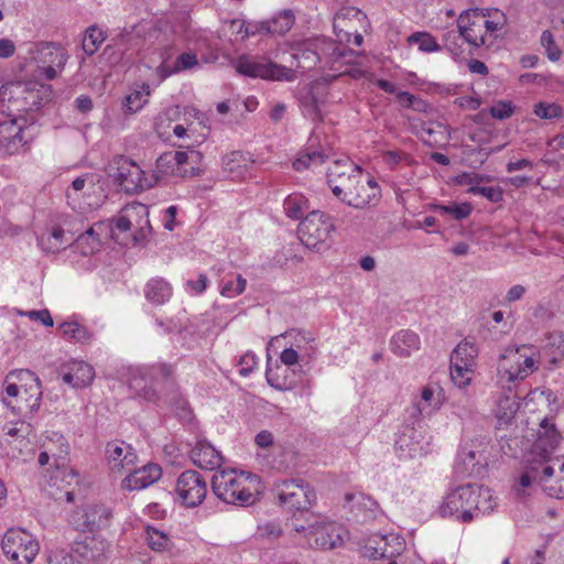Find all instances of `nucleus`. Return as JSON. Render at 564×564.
Returning <instances> with one entry per match:
<instances>
[{
    "mask_svg": "<svg viewBox=\"0 0 564 564\" xmlns=\"http://www.w3.org/2000/svg\"><path fill=\"white\" fill-rule=\"evenodd\" d=\"M529 347L508 346L501 354L498 368V384L511 392L517 384L536 369V360L528 356Z\"/></svg>",
    "mask_w": 564,
    "mask_h": 564,
    "instance_id": "f257e3e1",
    "label": "nucleus"
},
{
    "mask_svg": "<svg viewBox=\"0 0 564 564\" xmlns=\"http://www.w3.org/2000/svg\"><path fill=\"white\" fill-rule=\"evenodd\" d=\"M173 372V367L167 364L141 367L132 375L129 387L139 398L149 402H158L161 390L174 387L171 379Z\"/></svg>",
    "mask_w": 564,
    "mask_h": 564,
    "instance_id": "f03ea898",
    "label": "nucleus"
},
{
    "mask_svg": "<svg viewBox=\"0 0 564 564\" xmlns=\"http://www.w3.org/2000/svg\"><path fill=\"white\" fill-rule=\"evenodd\" d=\"M248 477L237 475L235 469H223L212 478L213 492L224 502L236 506H250L256 498L247 487Z\"/></svg>",
    "mask_w": 564,
    "mask_h": 564,
    "instance_id": "7ed1b4c3",
    "label": "nucleus"
},
{
    "mask_svg": "<svg viewBox=\"0 0 564 564\" xmlns=\"http://www.w3.org/2000/svg\"><path fill=\"white\" fill-rule=\"evenodd\" d=\"M334 231L332 218L321 210L310 212L297 227L301 242L306 248L317 251L329 247Z\"/></svg>",
    "mask_w": 564,
    "mask_h": 564,
    "instance_id": "20e7f679",
    "label": "nucleus"
},
{
    "mask_svg": "<svg viewBox=\"0 0 564 564\" xmlns=\"http://www.w3.org/2000/svg\"><path fill=\"white\" fill-rule=\"evenodd\" d=\"M29 54L37 72L47 80L57 78L68 59L66 50L55 42H37L29 50Z\"/></svg>",
    "mask_w": 564,
    "mask_h": 564,
    "instance_id": "39448f33",
    "label": "nucleus"
},
{
    "mask_svg": "<svg viewBox=\"0 0 564 564\" xmlns=\"http://www.w3.org/2000/svg\"><path fill=\"white\" fill-rule=\"evenodd\" d=\"M294 530L303 533L310 547L333 550L343 545L346 530L335 522L315 520L304 525L294 523Z\"/></svg>",
    "mask_w": 564,
    "mask_h": 564,
    "instance_id": "423d86ee",
    "label": "nucleus"
},
{
    "mask_svg": "<svg viewBox=\"0 0 564 564\" xmlns=\"http://www.w3.org/2000/svg\"><path fill=\"white\" fill-rule=\"evenodd\" d=\"M475 486L467 484L452 490L444 498L438 508L443 518L453 517L462 522H470L475 517V507H477V497Z\"/></svg>",
    "mask_w": 564,
    "mask_h": 564,
    "instance_id": "0eeeda50",
    "label": "nucleus"
},
{
    "mask_svg": "<svg viewBox=\"0 0 564 564\" xmlns=\"http://www.w3.org/2000/svg\"><path fill=\"white\" fill-rule=\"evenodd\" d=\"M202 159L198 151H170L161 154L156 160V178L165 176L192 177L199 174V169L192 165L186 169V164H197Z\"/></svg>",
    "mask_w": 564,
    "mask_h": 564,
    "instance_id": "6e6552de",
    "label": "nucleus"
},
{
    "mask_svg": "<svg viewBox=\"0 0 564 564\" xmlns=\"http://www.w3.org/2000/svg\"><path fill=\"white\" fill-rule=\"evenodd\" d=\"M280 503L290 510L307 511L316 500L313 487L302 478L286 479L276 485Z\"/></svg>",
    "mask_w": 564,
    "mask_h": 564,
    "instance_id": "1a4fd4ad",
    "label": "nucleus"
},
{
    "mask_svg": "<svg viewBox=\"0 0 564 564\" xmlns=\"http://www.w3.org/2000/svg\"><path fill=\"white\" fill-rule=\"evenodd\" d=\"M2 550L10 560L19 564H30L37 555L40 546L26 531L10 529L2 539Z\"/></svg>",
    "mask_w": 564,
    "mask_h": 564,
    "instance_id": "9d476101",
    "label": "nucleus"
},
{
    "mask_svg": "<svg viewBox=\"0 0 564 564\" xmlns=\"http://www.w3.org/2000/svg\"><path fill=\"white\" fill-rule=\"evenodd\" d=\"M112 516L110 506L101 502L88 503L72 513L70 523L78 531L94 532L108 528Z\"/></svg>",
    "mask_w": 564,
    "mask_h": 564,
    "instance_id": "9b49d317",
    "label": "nucleus"
},
{
    "mask_svg": "<svg viewBox=\"0 0 564 564\" xmlns=\"http://www.w3.org/2000/svg\"><path fill=\"white\" fill-rule=\"evenodd\" d=\"M236 70L243 76L261 79H290L291 69L249 55H241L235 64Z\"/></svg>",
    "mask_w": 564,
    "mask_h": 564,
    "instance_id": "f8f14e48",
    "label": "nucleus"
},
{
    "mask_svg": "<svg viewBox=\"0 0 564 564\" xmlns=\"http://www.w3.org/2000/svg\"><path fill=\"white\" fill-rule=\"evenodd\" d=\"M561 434L555 424L549 419H543L535 432V438L531 446L529 457L542 463L555 458L552 456L561 442Z\"/></svg>",
    "mask_w": 564,
    "mask_h": 564,
    "instance_id": "ddd939ff",
    "label": "nucleus"
},
{
    "mask_svg": "<svg viewBox=\"0 0 564 564\" xmlns=\"http://www.w3.org/2000/svg\"><path fill=\"white\" fill-rule=\"evenodd\" d=\"M175 491L184 506L195 508L204 501L207 485L198 471L185 470L176 480Z\"/></svg>",
    "mask_w": 564,
    "mask_h": 564,
    "instance_id": "4468645a",
    "label": "nucleus"
},
{
    "mask_svg": "<svg viewBox=\"0 0 564 564\" xmlns=\"http://www.w3.org/2000/svg\"><path fill=\"white\" fill-rule=\"evenodd\" d=\"M405 547L404 540L398 534H372L362 549L364 556L378 558H392L400 555Z\"/></svg>",
    "mask_w": 564,
    "mask_h": 564,
    "instance_id": "2eb2a0df",
    "label": "nucleus"
},
{
    "mask_svg": "<svg viewBox=\"0 0 564 564\" xmlns=\"http://www.w3.org/2000/svg\"><path fill=\"white\" fill-rule=\"evenodd\" d=\"M366 19V14L355 7L340 8L333 21L337 42H349L352 33H356L357 26H361Z\"/></svg>",
    "mask_w": 564,
    "mask_h": 564,
    "instance_id": "dca6fc26",
    "label": "nucleus"
},
{
    "mask_svg": "<svg viewBox=\"0 0 564 564\" xmlns=\"http://www.w3.org/2000/svg\"><path fill=\"white\" fill-rule=\"evenodd\" d=\"M117 171L111 175L117 180L121 188L127 193H137L144 188V172L133 162L118 158Z\"/></svg>",
    "mask_w": 564,
    "mask_h": 564,
    "instance_id": "f3484780",
    "label": "nucleus"
},
{
    "mask_svg": "<svg viewBox=\"0 0 564 564\" xmlns=\"http://www.w3.org/2000/svg\"><path fill=\"white\" fill-rule=\"evenodd\" d=\"M542 473L546 495L557 499L564 498V457L556 456L544 462Z\"/></svg>",
    "mask_w": 564,
    "mask_h": 564,
    "instance_id": "a211bd4d",
    "label": "nucleus"
},
{
    "mask_svg": "<svg viewBox=\"0 0 564 564\" xmlns=\"http://www.w3.org/2000/svg\"><path fill=\"white\" fill-rule=\"evenodd\" d=\"M395 451L401 458H415L422 456L424 437L422 432L412 425H405L395 440Z\"/></svg>",
    "mask_w": 564,
    "mask_h": 564,
    "instance_id": "6ab92c4d",
    "label": "nucleus"
},
{
    "mask_svg": "<svg viewBox=\"0 0 564 564\" xmlns=\"http://www.w3.org/2000/svg\"><path fill=\"white\" fill-rule=\"evenodd\" d=\"M326 95L325 87L319 84L304 88L300 96L303 115L312 120H322V107L326 101Z\"/></svg>",
    "mask_w": 564,
    "mask_h": 564,
    "instance_id": "aec40b11",
    "label": "nucleus"
},
{
    "mask_svg": "<svg viewBox=\"0 0 564 564\" xmlns=\"http://www.w3.org/2000/svg\"><path fill=\"white\" fill-rule=\"evenodd\" d=\"M162 476V469L158 464H147L130 473L121 482L127 490H142L156 482Z\"/></svg>",
    "mask_w": 564,
    "mask_h": 564,
    "instance_id": "412c9836",
    "label": "nucleus"
},
{
    "mask_svg": "<svg viewBox=\"0 0 564 564\" xmlns=\"http://www.w3.org/2000/svg\"><path fill=\"white\" fill-rule=\"evenodd\" d=\"M189 457L194 465L202 469L215 470L223 464L220 453L207 441H197L191 449Z\"/></svg>",
    "mask_w": 564,
    "mask_h": 564,
    "instance_id": "4be33fe9",
    "label": "nucleus"
},
{
    "mask_svg": "<svg viewBox=\"0 0 564 564\" xmlns=\"http://www.w3.org/2000/svg\"><path fill=\"white\" fill-rule=\"evenodd\" d=\"M106 457L112 471L121 469L134 464L137 458L132 447L124 442L112 441L106 446Z\"/></svg>",
    "mask_w": 564,
    "mask_h": 564,
    "instance_id": "5701e85b",
    "label": "nucleus"
},
{
    "mask_svg": "<svg viewBox=\"0 0 564 564\" xmlns=\"http://www.w3.org/2000/svg\"><path fill=\"white\" fill-rule=\"evenodd\" d=\"M65 368L67 371L63 373V381L73 388L87 387L94 380V368L85 361L75 360L66 365Z\"/></svg>",
    "mask_w": 564,
    "mask_h": 564,
    "instance_id": "b1692460",
    "label": "nucleus"
},
{
    "mask_svg": "<svg viewBox=\"0 0 564 564\" xmlns=\"http://www.w3.org/2000/svg\"><path fill=\"white\" fill-rule=\"evenodd\" d=\"M314 50H317L323 66L332 67L334 63L345 57L346 54H351L350 50L346 51L340 48L334 41L327 37L313 39Z\"/></svg>",
    "mask_w": 564,
    "mask_h": 564,
    "instance_id": "393cba45",
    "label": "nucleus"
},
{
    "mask_svg": "<svg viewBox=\"0 0 564 564\" xmlns=\"http://www.w3.org/2000/svg\"><path fill=\"white\" fill-rule=\"evenodd\" d=\"M390 348L397 356L406 358L412 351L420 349V338L416 333L402 329L391 338Z\"/></svg>",
    "mask_w": 564,
    "mask_h": 564,
    "instance_id": "a878e982",
    "label": "nucleus"
},
{
    "mask_svg": "<svg viewBox=\"0 0 564 564\" xmlns=\"http://www.w3.org/2000/svg\"><path fill=\"white\" fill-rule=\"evenodd\" d=\"M144 296L153 305H163L173 294L171 284L163 278H152L144 285Z\"/></svg>",
    "mask_w": 564,
    "mask_h": 564,
    "instance_id": "bb28decb",
    "label": "nucleus"
},
{
    "mask_svg": "<svg viewBox=\"0 0 564 564\" xmlns=\"http://www.w3.org/2000/svg\"><path fill=\"white\" fill-rule=\"evenodd\" d=\"M196 54L192 52L182 53L174 64L171 66L166 61H163L156 68L155 74L159 77L158 84L162 83L164 79L170 77L175 73H180L182 70L191 69L197 65Z\"/></svg>",
    "mask_w": 564,
    "mask_h": 564,
    "instance_id": "cd10ccee",
    "label": "nucleus"
},
{
    "mask_svg": "<svg viewBox=\"0 0 564 564\" xmlns=\"http://www.w3.org/2000/svg\"><path fill=\"white\" fill-rule=\"evenodd\" d=\"M508 394L501 397L498 401V404H497V411H496V416L498 419V422L500 424H505V425H508L511 423V421L513 420L516 413L518 412L519 410V394L517 391H513V389H511V392L508 391Z\"/></svg>",
    "mask_w": 564,
    "mask_h": 564,
    "instance_id": "c85d7f7f",
    "label": "nucleus"
},
{
    "mask_svg": "<svg viewBox=\"0 0 564 564\" xmlns=\"http://www.w3.org/2000/svg\"><path fill=\"white\" fill-rule=\"evenodd\" d=\"M250 154L242 153L240 151H234L223 159V167L226 172L231 174L234 177H245L248 172V167L252 165Z\"/></svg>",
    "mask_w": 564,
    "mask_h": 564,
    "instance_id": "c756f323",
    "label": "nucleus"
},
{
    "mask_svg": "<svg viewBox=\"0 0 564 564\" xmlns=\"http://www.w3.org/2000/svg\"><path fill=\"white\" fill-rule=\"evenodd\" d=\"M346 502H354L351 510L356 512V517H361L362 520L372 519L378 511V503L370 497L364 494H346Z\"/></svg>",
    "mask_w": 564,
    "mask_h": 564,
    "instance_id": "7c9ffc66",
    "label": "nucleus"
},
{
    "mask_svg": "<svg viewBox=\"0 0 564 564\" xmlns=\"http://www.w3.org/2000/svg\"><path fill=\"white\" fill-rule=\"evenodd\" d=\"M295 17L292 10H283L270 20L261 22V29L267 34L283 35L289 32L294 24Z\"/></svg>",
    "mask_w": 564,
    "mask_h": 564,
    "instance_id": "2f4dec72",
    "label": "nucleus"
},
{
    "mask_svg": "<svg viewBox=\"0 0 564 564\" xmlns=\"http://www.w3.org/2000/svg\"><path fill=\"white\" fill-rule=\"evenodd\" d=\"M477 455L480 456V453L475 451L462 449L458 454V460L455 466V470L459 476H479L482 473L484 466L480 465L479 459H477Z\"/></svg>",
    "mask_w": 564,
    "mask_h": 564,
    "instance_id": "473e14b6",
    "label": "nucleus"
},
{
    "mask_svg": "<svg viewBox=\"0 0 564 564\" xmlns=\"http://www.w3.org/2000/svg\"><path fill=\"white\" fill-rule=\"evenodd\" d=\"M476 180L477 176H470L467 174L462 176L460 183L470 185V187L467 189V193L473 195H480L492 203L502 200L503 192L499 186H479L476 184Z\"/></svg>",
    "mask_w": 564,
    "mask_h": 564,
    "instance_id": "72a5a7b5",
    "label": "nucleus"
},
{
    "mask_svg": "<svg viewBox=\"0 0 564 564\" xmlns=\"http://www.w3.org/2000/svg\"><path fill=\"white\" fill-rule=\"evenodd\" d=\"M288 336L293 338L291 346L301 351L302 359H311L313 357L316 349V344L315 338L311 333L292 329L288 333Z\"/></svg>",
    "mask_w": 564,
    "mask_h": 564,
    "instance_id": "f704fd0d",
    "label": "nucleus"
},
{
    "mask_svg": "<svg viewBox=\"0 0 564 564\" xmlns=\"http://www.w3.org/2000/svg\"><path fill=\"white\" fill-rule=\"evenodd\" d=\"M359 199L364 200L360 205H350L354 208H365L370 206L373 202H377L380 197V187L375 178L369 177L367 181L362 178L359 189Z\"/></svg>",
    "mask_w": 564,
    "mask_h": 564,
    "instance_id": "c9c22d12",
    "label": "nucleus"
},
{
    "mask_svg": "<svg viewBox=\"0 0 564 564\" xmlns=\"http://www.w3.org/2000/svg\"><path fill=\"white\" fill-rule=\"evenodd\" d=\"M308 199L302 194H291L283 202V208L289 218L300 219L308 209Z\"/></svg>",
    "mask_w": 564,
    "mask_h": 564,
    "instance_id": "e433bc0d",
    "label": "nucleus"
},
{
    "mask_svg": "<svg viewBox=\"0 0 564 564\" xmlns=\"http://www.w3.org/2000/svg\"><path fill=\"white\" fill-rule=\"evenodd\" d=\"M25 377V380H31L29 388H24L23 393L26 395L25 402L31 411L39 409L40 401L42 398L41 381L35 375L29 370L21 372Z\"/></svg>",
    "mask_w": 564,
    "mask_h": 564,
    "instance_id": "4c0bfd02",
    "label": "nucleus"
},
{
    "mask_svg": "<svg viewBox=\"0 0 564 564\" xmlns=\"http://www.w3.org/2000/svg\"><path fill=\"white\" fill-rule=\"evenodd\" d=\"M65 338L79 344H87L91 338L90 332L77 322L66 321L59 325Z\"/></svg>",
    "mask_w": 564,
    "mask_h": 564,
    "instance_id": "58836bf2",
    "label": "nucleus"
},
{
    "mask_svg": "<svg viewBox=\"0 0 564 564\" xmlns=\"http://www.w3.org/2000/svg\"><path fill=\"white\" fill-rule=\"evenodd\" d=\"M17 141H22V127L12 119L0 122V145H14Z\"/></svg>",
    "mask_w": 564,
    "mask_h": 564,
    "instance_id": "ea45409f",
    "label": "nucleus"
},
{
    "mask_svg": "<svg viewBox=\"0 0 564 564\" xmlns=\"http://www.w3.org/2000/svg\"><path fill=\"white\" fill-rule=\"evenodd\" d=\"M442 401L440 395L431 387L422 389L421 399L415 403V408L421 415H430L433 411L440 409Z\"/></svg>",
    "mask_w": 564,
    "mask_h": 564,
    "instance_id": "a19ab883",
    "label": "nucleus"
},
{
    "mask_svg": "<svg viewBox=\"0 0 564 564\" xmlns=\"http://www.w3.org/2000/svg\"><path fill=\"white\" fill-rule=\"evenodd\" d=\"M543 465H544V462L540 463V462L529 457L525 471L520 477V485L523 488H527L532 482H539L544 487V474L542 473Z\"/></svg>",
    "mask_w": 564,
    "mask_h": 564,
    "instance_id": "79ce46f5",
    "label": "nucleus"
},
{
    "mask_svg": "<svg viewBox=\"0 0 564 564\" xmlns=\"http://www.w3.org/2000/svg\"><path fill=\"white\" fill-rule=\"evenodd\" d=\"M478 355V349L474 343L468 340L460 341L453 350L451 360L457 361L458 364L465 362L470 364V367L475 364V358Z\"/></svg>",
    "mask_w": 564,
    "mask_h": 564,
    "instance_id": "37998d69",
    "label": "nucleus"
},
{
    "mask_svg": "<svg viewBox=\"0 0 564 564\" xmlns=\"http://www.w3.org/2000/svg\"><path fill=\"white\" fill-rule=\"evenodd\" d=\"M105 39L106 36L101 29L95 25L89 26L84 34L82 47L87 55H93Z\"/></svg>",
    "mask_w": 564,
    "mask_h": 564,
    "instance_id": "c03bdc74",
    "label": "nucleus"
},
{
    "mask_svg": "<svg viewBox=\"0 0 564 564\" xmlns=\"http://www.w3.org/2000/svg\"><path fill=\"white\" fill-rule=\"evenodd\" d=\"M150 95V86L148 84L142 85V90H135L128 95L124 99L123 108L126 112L134 113L140 110L147 102V96Z\"/></svg>",
    "mask_w": 564,
    "mask_h": 564,
    "instance_id": "a18cd8bd",
    "label": "nucleus"
},
{
    "mask_svg": "<svg viewBox=\"0 0 564 564\" xmlns=\"http://www.w3.org/2000/svg\"><path fill=\"white\" fill-rule=\"evenodd\" d=\"M433 209L441 215H451L454 219L462 220L470 215L473 206L469 203H453L452 205H435Z\"/></svg>",
    "mask_w": 564,
    "mask_h": 564,
    "instance_id": "49530a36",
    "label": "nucleus"
},
{
    "mask_svg": "<svg viewBox=\"0 0 564 564\" xmlns=\"http://www.w3.org/2000/svg\"><path fill=\"white\" fill-rule=\"evenodd\" d=\"M97 541L93 536H83L73 543L72 550L85 560H95L99 552L95 550Z\"/></svg>",
    "mask_w": 564,
    "mask_h": 564,
    "instance_id": "de8ad7c7",
    "label": "nucleus"
},
{
    "mask_svg": "<svg viewBox=\"0 0 564 564\" xmlns=\"http://www.w3.org/2000/svg\"><path fill=\"white\" fill-rule=\"evenodd\" d=\"M473 372V367L470 364H458L457 361L451 360V379L455 386L458 388L466 387L469 384L471 378L470 375Z\"/></svg>",
    "mask_w": 564,
    "mask_h": 564,
    "instance_id": "09e8293b",
    "label": "nucleus"
},
{
    "mask_svg": "<svg viewBox=\"0 0 564 564\" xmlns=\"http://www.w3.org/2000/svg\"><path fill=\"white\" fill-rule=\"evenodd\" d=\"M99 247V239L96 237L94 228L87 229L84 234L79 235L76 239V248L83 256L94 253Z\"/></svg>",
    "mask_w": 564,
    "mask_h": 564,
    "instance_id": "8fccbe9b",
    "label": "nucleus"
},
{
    "mask_svg": "<svg viewBox=\"0 0 564 564\" xmlns=\"http://www.w3.org/2000/svg\"><path fill=\"white\" fill-rule=\"evenodd\" d=\"M347 171L346 175L343 177L337 178L336 183L328 184L333 194L338 198L340 197L341 193L345 191L344 185H347L348 183H351L354 181L355 176H360V169L359 166L355 165L350 161H346V167Z\"/></svg>",
    "mask_w": 564,
    "mask_h": 564,
    "instance_id": "3c124183",
    "label": "nucleus"
},
{
    "mask_svg": "<svg viewBox=\"0 0 564 564\" xmlns=\"http://www.w3.org/2000/svg\"><path fill=\"white\" fill-rule=\"evenodd\" d=\"M315 45H313V39L306 41L303 44V48L299 53L300 66L302 68H312L317 64L322 65L319 55L317 54V50H314Z\"/></svg>",
    "mask_w": 564,
    "mask_h": 564,
    "instance_id": "603ef678",
    "label": "nucleus"
},
{
    "mask_svg": "<svg viewBox=\"0 0 564 564\" xmlns=\"http://www.w3.org/2000/svg\"><path fill=\"white\" fill-rule=\"evenodd\" d=\"M410 42L416 43L419 50L426 53L441 51V45L436 42L435 37L430 33L416 32L409 37Z\"/></svg>",
    "mask_w": 564,
    "mask_h": 564,
    "instance_id": "864d4df0",
    "label": "nucleus"
},
{
    "mask_svg": "<svg viewBox=\"0 0 564 564\" xmlns=\"http://www.w3.org/2000/svg\"><path fill=\"white\" fill-rule=\"evenodd\" d=\"M246 285V279L238 274L235 280L232 278L229 280H223L220 285V293L223 296L231 299L240 295L245 291Z\"/></svg>",
    "mask_w": 564,
    "mask_h": 564,
    "instance_id": "5fc2aeb1",
    "label": "nucleus"
},
{
    "mask_svg": "<svg viewBox=\"0 0 564 564\" xmlns=\"http://www.w3.org/2000/svg\"><path fill=\"white\" fill-rule=\"evenodd\" d=\"M362 181V174L360 173V176H355L354 181L351 183H348L347 185H344L345 191L341 193L340 197L338 199L345 204L349 205H360L362 200L359 199V194H357V191L360 187Z\"/></svg>",
    "mask_w": 564,
    "mask_h": 564,
    "instance_id": "6e6d98bb",
    "label": "nucleus"
},
{
    "mask_svg": "<svg viewBox=\"0 0 564 564\" xmlns=\"http://www.w3.org/2000/svg\"><path fill=\"white\" fill-rule=\"evenodd\" d=\"M475 494L477 497V507H475V511H479L481 513H490L495 505L492 503V496L489 488H485L482 486H475Z\"/></svg>",
    "mask_w": 564,
    "mask_h": 564,
    "instance_id": "4d7b16f0",
    "label": "nucleus"
},
{
    "mask_svg": "<svg viewBox=\"0 0 564 564\" xmlns=\"http://www.w3.org/2000/svg\"><path fill=\"white\" fill-rule=\"evenodd\" d=\"M480 20L481 17H479L477 9H468L463 11L456 21L457 32L460 34L464 31L466 32L468 28L481 26Z\"/></svg>",
    "mask_w": 564,
    "mask_h": 564,
    "instance_id": "13d9d810",
    "label": "nucleus"
},
{
    "mask_svg": "<svg viewBox=\"0 0 564 564\" xmlns=\"http://www.w3.org/2000/svg\"><path fill=\"white\" fill-rule=\"evenodd\" d=\"M88 177L79 176L72 182L70 188L66 192V198L68 204L75 209L79 208V193L83 192L86 187Z\"/></svg>",
    "mask_w": 564,
    "mask_h": 564,
    "instance_id": "bf43d9fd",
    "label": "nucleus"
},
{
    "mask_svg": "<svg viewBox=\"0 0 564 564\" xmlns=\"http://www.w3.org/2000/svg\"><path fill=\"white\" fill-rule=\"evenodd\" d=\"M541 45L544 47L546 55L550 61L556 62L562 56V51L555 44L554 36L551 31L545 30L541 35Z\"/></svg>",
    "mask_w": 564,
    "mask_h": 564,
    "instance_id": "052dcab7",
    "label": "nucleus"
},
{
    "mask_svg": "<svg viewBox=\"0 0 564 564\" xmlns=\"http://www.w3.org/2000/svg\"><path fill=\"white\" fill-rule=\"evenodd\" d=\"M534 113L542 119H555L563 115V108L557 104L539 102L534 107Z\"/></svg>",
    "mask_w": 564,
    "mask_h": 564,
    "instance_id": "680f3d73",
    "label": "nucleus"
},
{
    "mask_svg": "<svg viewBox=\"0 0 564 564\" xmlns=\"http://www.w3.org/2000/svg\"><path fill=\"white\" fill-rule=\"evenodd\" d=\"M327 155L323 152L313 151L306 153L304 156L299 158L293 162V167L296 171H303L310 166L311 163L322 164L325 162Z\"/></svg>",
    "mask_w": 564,
    "mask_h": 564,
    "instance_id": "e2e57ef3",
    "label": "nucleus"
},
{
    "mask_svg": "<svg viewBox=\"0 0 564 564\" xmlns=\"http://www.w3.org/2000/svg\"><path fill=\"white\" fill-rule=\"evenodd\" d=\"M459 39H462V36L455 30L447 31L443 35L444 47L454 58L458 57L463 53L462 46L458 43Z\"/></svg>",
    "mask_w": 564,
    "mask_h": 564,
    "instance_id": "0e129e2a",
    "label": "nucleus"
},
{
    "mask_svg": "<svg viewBox=\"0 0 564 564\" xmlns=\"http://www.w3.org/2000/svg\"><path fill=\"white\" fill-rule=\"evenodd\" d=\"M481 26H471L462 32L459 35L468 44L480 47L486 44V35L481 32Z\"/></svg>",
    "mask_w": 564,
    "mask_h": 564,
    "instance_id": "69168bd1",
    "label": "nucleus"
},
{
    "mask_svg": "<svg viewBox=\"0 0 564 564\" xmlns=\"http://www.w3.org/2000/svg\"><path fill=\"white\" fill-rule=\"evenodd\" d=\"M148 544L154 551H162L166 547L169 538L156 529L149 528L147 530Z\"/></svg>",
    "mask_w": 564,
    "mask_h": 564,
    "instance_id": "338daca9",
    "label": "nucleus"
},
{
    "mask_svg": "<svg viewBox=\"0 0 564 564\" xmlns=\"http://www.w3.org/2000/svg\"><path fill=\"white\" fill-rule=\"evenodd\" d=\"M47 561L48 564H75L73 556L65 550L52 551Z\"/></svg>",
    "mask_w": 564,
    "mask_h": 564,
    "instance_id": "774afa93",
    "label": "nucleus"
}]
</instances>
